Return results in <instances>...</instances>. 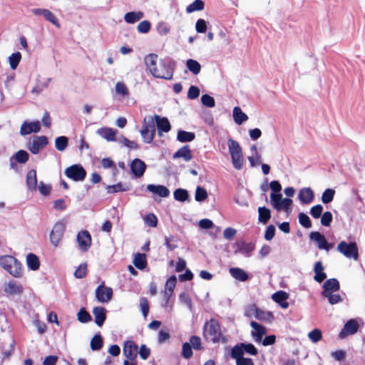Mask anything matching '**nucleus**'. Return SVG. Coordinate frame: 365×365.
Masks as SVG:
<instances>
[{
    "label": "nucleus",
    "mask_w": 365,
    "mask_h": 365,
    "mask_svg": "<svg viewBox=\"0 0 365 365\" xmlns=\"http://www.w3.org/2000/svg\"><path fill=\"white\" fill-rule=\"evenodd\" d=\"M145 63L150 74L158 78L170 80L173 76V68L160 59L157 54L150 53L145 56Z\"/></svg>",
    "instance_id": "obj_1"
},
{
    "label": "nucleus",
    "mask_w": 365,
    "mask_h": 365,
    "mask_svg": "<svg viewBox=\"0 0 365 365\" xmlns=\"http://www.w3.org/2000/svg\"><path fill=\"white\" fill-rule=\"evenodd\" d=\"M203 337L206 340H210L212 343H218L220 341L222 334L220 329L219 322L211 318L209 321L206 322L203 327Z\"/></svg>",
    "instance_id": "obj_2"
},
{
    "label": "nucleus",
    "mask_w": 365,
    "mask_h": 365,
    "mask_svg": "<svg viewBox=\"0 0 365 365\" xmlns=\"http://www.w3.org/2000/svg\"><path fill=\"white\" fill-rule=\"evenodd\" d=\"M227 145L231 156L233 167L236 170H241L243 166L242 150L239 143L232 138L228 139Z\"/></svg>",
    "instance_id": "obj_3"
},
{
    "label": "nucleus",
    "mask_w": 365,
    "mask_h": 365,
    "mask_svg": "<svg viewBox=\"0 0 365 365\" xmlns=\"http://www.w3.org/2000/svg\"><path fill=\"white\" fill-rule=\"evenodd\" d=\"M64 173L68 178L76 182L84 180L87 175L86 170L79 164L68 167Z\"/></svg>",
    "instance_id": "obj_4"
},
{
    "label": "nucleus",
    "mask_w": 365,
    "mask_h": 365,
    "mask_svg": "<svg viewBox=\"0 0 365 365\" xmlns=\"http://www.w3.org/2000/svg\"><path fill=\"white\" fill-rule=\"evenodd\" d=\"M95 295L99 302L107 303L111 300L113 291L111 287H106L105 282L103 281L96 289Z\"/></svg>",
    "instance_id": "obj_5"
},
{
    "label": "nucleus",
    "mask_w": 365,
    "mask_h": 365,
    "mask_svg": "<svg viewBox=\"0 0 365 365\" xmlns=\"http://www.w3.org/2000/svg\"><path fill=\"white\" fill-rule=\"evenodd\" d=\"M155 121L153 120V118L150 117L148 123H145V119L140 130V134L145 143H151L153 142L155 135Z\"/></svg>",
    "instance_id": "obj_6"
},
{
    "label": "nucleus",
    "mask_w": 365,
    "mask_h": 365,
    "mask_svg": "<svg viewBox=\"0 0 365 365\" xmlns=\"http://www.w3.org/2000/svg\"><path fill=\"white\" fill-rule=\"evenodd\" d=\"M337 250L346 257H353L357 259L359 257L358 247L356 242H350L347 244L344 241H341L337 246Z\"/></svg>",
    "instance_id": "obj_7"
},
{
    "label": "nucleus",
    "mask_w": 365,
    "mask_h": 365,
    "mask_svg": "<svg viewBox=\"0 0 365 365\" xmlns=\"http://www.w3.org/2000/svg\"><path fill=\"white\" fill-rule=\"evenodd\" d=\"M65 230L66 225L62 221H58L54 225L50 233V241L53 246L57 247L59 245Z\"/></svg>",
    "instance_id": "obj_8"
},
{
    "label": "nucleus",
    "mask_w": 365,
    "mask_h": 365,
    "mask_svg": "<svg viewBox=\"0 0 365 365\" xmlns=\"http://www.w3.org/2000/svg\"><path fill=\"white\" fill-rule=\"evenodd\" d=\"M123 351L127 359L135 361L138 355V346L133 341H126L124 344Z\"/></svg>",
    "instance_id": "obj_9"
},
{
    "label": "nucleus",
    "mask_w": 365,
    "mask_h": 365,
    "mask_svg": "<svg viewBox=\"0 0 365 365\" xmlns=\"http://www.w3.org/2000/svg\"><path fill=\"white\" fill-rule=\"evenodd\" d=\"M358 329V322L354 319H349L346 322L343 329L339 332V336L341 339H344L349 335H351L356 333Z\"/></svg>",
    "instance_id": "obj_10"
},
{
    "label": "nucleus",
    "mask_w": 365,
    "mask_h": 365,
    "mask_svg": "<svg viewBox=\"0 0 365 365\" xmlns=\"http://www.w3.org/2000/svg\"><path fill=\"white\" fill-rule=\"evenodd\" d=\"M48 143V140L46 136H36L34 138L32 143L29 147V150L33 154L38 153L41 149L45 148Z\"/></svg>",
    "instance_id": "obj_11"
},
{
    "label": "nucleus",
    "mask_w": 365,
    "mask_h": 365,
    "mask_svg": "<svg viewBox=\"0 0 365 365\" xmlns=\"http://www.w3.org/2000/svg\"><path fill=\"white\" fill-rule=\"evenodd\" d=\"M309 237L311 240H314L317 243L318 247L320 250H325L329 251L333 247V245L329 243L327 241L324 235L319 232H311Z\"/></svg>",
    "instance_id": "obj_12"
},
{
    "label": "nucleus",
    "mask_w": 365,
    "mask_h": 365,
    "mask_svg": "<svg viewBox=\"0 0 365 365\" xmlns=\"http://www.w3.org/2000/svg\"><path fill=\"white\" fill-rule=\"evenodd\" d=\"M41 130L39 121L24 122L20 128V134L23 136L31 134V133H38Z\"/></svg>",
    "instance_id": "obj_13"
},
{
    "label": "nucleus",
    "mask_w": 365,
    "mask_h": 365,
    "mask_svg": "<svg viewBox=\"0 0 365 365\" xmlns=\"http://www.w3.org/2000/svg\"><path fill=\"white\" fill-rule=\"evenodd\" d=\"M77 241L81 250L87 251L91 245V237L90 233L85 230L80 232L77 235Z\"/></svg>",
    "instance_id": "obj_14"
},
{
    "label": "nucleus",
    "mask_w": 365,
    "mask_h": 365,
    "mask_svg": "<svg viewBox=\"0 0 365 365\" xmlns=\"http://www.w3.org/2000/svg\"><path fill=\"white\" fill-rule=\"evenodd\" d=\"M146 169V164L140 159L135 158L130 163V170L136 178L143 175Z\"/></svg>",
    "instance_id": "obj_15"
},
{
    "label": "nucleus",
    "mask_w": 365,
    "mask_h": 365,
    "mask_svg": "<svg viewBox=\"0 0 365 365\" xmlns=\"http://www.w3.org/2000/svg\"><path fill=\"white\" fill-rule=\"evenodd\" d=\"M251 311L255 312V317L262 322H271L274 317L272 312H264L258 308L256 304H251Z\"/></svg>",
    "instance_id": "obj_16"
},
{
    "label": "nucleus",
    "mask_w": 365,
    "mask_h": 365,
    "mask_svg": "<svg viewBox=\"0 0 365 365\" xmlns=\"http://www.w3.org/2000/svg\"><path fill=\"white\" fill-rule=\"evenodd\" d=\"M153 118L155 121L159 135H161L162 132L168 133L170 130L171 126L167 118H162L158 115H155Z\"/></svg>",
    "instance_id": "obj_17"
},
{
    "label": "nucleus",
    "mask_w": 365,
    "mask_h": 365,
    "mask_svg": "<svg viewBox=\"0 0 365 365\" xmlns=\"http://www.w3.org/2000/svg\"><path fill=\"white\" fill-rule=\"evenodd\" d=\"M177 279L175 275H172L170 277L165 283V289L164 291V297L165 299V303L168 304L170 297L172 296L174 289L176 286Z\"/></svg>",
    "instance_id": "obj_18"
},
{
    "label": "nucleus",
    "mask_w": 365,
    "mask_h": 365,
    "mask_svg": "<svg viewBox=\"0 0 365 365\" xmlns=\"http://www.w3.org/2000/svg\"><path fill=\"white\" fill-rule=\"evenodd\" d=\"M93 314L94 315L95 323L101 327L106 319V309L102 307H96L93 309Z\"/></svg>",
    "instance_id": "obj_19"
},
{
    "label": "nucleus",
    "mask_w": 365,
    "mask_h": 365,
    "mask_svg": "<svg viewBox=\"0 0 365 365\" xmlns=\"http://www.w3.org/2000/svg\"><path fill=\"white\" fill-rule=\"evenodd\" d=\"M298 197L302 203L309 204L313 201L314 195L310 187H304L299 190Z\"/></svg>",
    "instance_id": "obj_20"
},
{
    "label": "nucleus",
    "mask_w": 365,
    "mask_h": 365,
    "mask_svg": "<svg viewBox=\"0 0 365 365\" xmlns=\"http://www.w3.org/2000/svg\"><path fill=\"white\" fill-rule=\"evenodd\" d=\"M324 267L321 261H318L314 264V279L321 283L327 278V274L324 272Z\"/></svg>",
    "instance_id": "obj_21"
},
{
    "label": "nucleus",
    "mask_w": 365,
    "mask_h": 365,
    "mask_svg": "<svg viewBox=\"0 0 365 365\" xmlns=\"http://www.w3.org/2000/svg\"><path fill=\"white\" fill-rule=\"evenodd\" d=\"M250 326L254 329L252 331V335L255 338L256 341H261L262 336L266 334V328L255 321L250 322Z\"/></svg>",
    "instance_id": "obj_22"
},
{
    "label": "nucleus",
    "mask_w": 365,
    "mask_h": 365,
    "mask_svg": "<svg viewBox=\"0 0 365 365\" xmlns=\"http://www.w3.org/2000/svg\"><path fill=\"white\" fill-rule=\"evenodd\" d=\"M288 294L284 291H278L272 294V299L279 304L283 309L289 307V303L286 301L288 299Z\"/></svg>",
    "instance_id": "obj_23"
},
{
    "label": "nucleus",
    "mask_w": 365,
    "mask_h": 365,
    "mask_svg": "<svg viewBox=\"0 0 365 365\" xmlns=\"http://www.w3.org/2000/svg\"><path fill=\"white\" fill-rule=\"evenodd\" d=\"M323 288L322 294L336 292L340 288L339 282L335 278L329 279L324 283Z\"/></svg>",
    "instance_id": "obj_24"
},
{
    "label": "nucleus",
    "mask_w": 365,
    "mask_h": 365,
    "mask_svg": "<svg viewBox=\"0 0 365 365\" xmlns=\"http://www.w3.org/2000/svg\"><path fill=\"white\" fill-rule=\"evenodd\" d=\"M173 158L174 159L182 158L185 161H190L192 158L190 146L188 145H184L182 148H180L179 150H178L177 152H175L173 154Z\"/></svg>",
    "instance_id": "obj_25"
},
{
    "label": "nucleus",
    "mask_w": 365,
    "mask_h": 365,
    "mask_svg": "<svg viewBox=\"0 0 365 365\" xmlns=\"http://www.w3.org/2000/svg\"><path fill=\"white\" fill-rule=\"evenodd\" d=\"M4 292L7 295L19 294L22 292V287L16 282L11 281L4 285Z\"/></svg>",
    "instance_id": "obj_26"
},
{
    "label": "nucleus",
    "mask_w": 365,
    "mask_h": 365,
    "mask_svg": "<svg viewBox=\"0 0 365 365\" xmlns=\"http://www.w3.org/2000/svg\"><path fill=\"white\" fill-rule=\"evenodd\" d=\"M147 189L150 192L155 193L162 197H168L170 195V190L164 185H155L150 184L147 186Z\"/></svg>",
    "instance_id": "obj_27"
},
{
    "label": "nucleus",
    "mask_w": 365,
    "mask_h": 365,
    "mask_svg": "<svg viewBox=\"0 0 365 365\" xmlns=\"http://www.w3.org/2000/svg\"><path fill=\"white\" fill-rule=\"evenodd\" d=\"M116 130L110 128H102L97 130V133L108 141L115 140Z\"/></svg>",
    "instance_id": "obj_28"
},
{
    "label": "nucleus",
    "mask_w": 365,
    "mask_h": 365,
    "mask_svg": "<svg viewBox=\"0 0 365 365\" xmlns=\"http://www.w3.org/2000/svg\"><path fill=\"white\" fill-rule=\"evenodd\" d=\"M26 185L30 190H36L37 189V176L36 171L34 169L30 170L26 175Z\"/></svg>",
    "instance_id": "obj_29"
},
{
    "label": "nucleus",
    "mask_w": 365,
    "mask_h": 365,
    "mask_svg": "<svg viewBox=\"0 0 365 365\" xmlns=\"http://www.w3.org/2000/svg\"><path fill=\"white\" fill-rule=\"evenodd\" d=\"M13 158H14L17 163L24 164V163H26L29 160V155L26 150H20L17 151L15 155L13 156L12 158H11V159H10V161H11L10 165L11 168L14 167V163L12 162Z\"/></svg>",
    "instance_id": "obj_30"
},
{
    "label": "nucleus",
    "mask_w": 365,
    "mask_h": 365,
    "mask_svg": "<svg viewBox=\"0 0 365 365\" xmlns=\"http://www.w3.org/2000/svg\"><path fill=\"white\" fill-rule=\"evenodd\" d=\"M238 250L235 252H240L245 255H249L255 249V244L253 242L247 243L245 241L237 242Z\"/></svg>",
    "instance_id": "obj_31"
},
{
    "label": "nucleus",
    "mask_w": 365,
    "mask_h": 365,
    "mask_svg": "<svg viewBox=\"0 0 365 365\" xmlns=\"http://www.w3.org/2000/svg\"><path fill=\"white\" fill-rule=\"evenodd\" d=\"M26 263L28 267L31 270H37L40 266V262L38 256L33 253H29L26 257Z\"/></svg>",
    "instance_id": "obj_32"
},
{
    "label": "nucleus",
    "mask_w": 365,
    "mask_h": 365,
    "mask_svg": "<svg viewBox=\"0 0 365 365\" xmlns=\"http://www.w3.org/2000/svg\"><path fill=\"white\" fill-rule=\"evenodd\" d=\"M230 272L235 279L241 282H245L249 279L247 273L242 269L238 267L231 268Z\"/></svg>",
    "instance_id": "obj_33"
},
{
    "label": "nucleus",
    "mask_w": 365,
    "mask_h": 365,
    "mask_svg": "<svg viewBox=\"0 0 365 365\" xmlns=\"http://www.w3.org/2000/svg\"><path fill=\"white\" fill-rule=\"evenodd\" d=\"M233 118L237 125H241L248 119V116L242 112L240 107L236 106L233 109Z\"/></svg>",
    "instance_id": "obj_34"
},
{
    "label": "nucleus",
    "mask_w": 365,
    "mask_h": 365,
    "mask_svg": "<svg viewBox=\"0 0 365 365\" xmlns=\"http://www.w3.org/2000/svg\"><path fill=\"white\" fill-rule=\"evenodd\" d=\"M14 263L11 264L6 271L14 277H19L21 275V264L15 258Z\"/></svg>",
    "instance_id": "obj_35"
},
{
    "label": "nucleus",
    "mask_w": 365,
    "mask_h": 365,
    "mask_svg": "<svg viewBox=\"0 0 365 365\" xmlns=\"http://www.w3.org/2000/svg\"><path fill=\"white\" fill-rule=\"evenodd\" d=\"M144 14L142 11H131L125 14L124 19L128 24H134L143 17Z\"/></svg>",
    "instance_id": "obj_36"
},
{
    "label": "nucleus",
    "mask_w": 365,
    "mask_h": 365,
    "mask_svg": "<svg viewBox=\"0 0 365 365\" xmlns=\"http://www.w3.org/2000/svg\"><path fill=\"white\" fill-rule=\"evenodd\" d=\"M195 138L194 133L185 130H179L177 135V140L181 143L191 142Z\"/></svg>",
    "instance_id": "obj_37"
},
{
    "label": "nucleus",
    "mask_w": 365,
    "mask_h": 365,
    "mask_svg": "<svg viewBox=\"0 0 365 365\" xmlns=\"http://www.w3.org/2000/svg\"><path fill=\"white\" fill-rule=\"evenodd\" d=\"M258 220L264 224H266L271 218L270 210L266 207H259L258 208Z\"/></svg>",
    "instance_id": "obj_38"
},
{
    "label": "nucleus",
    "mask_w": 365,
    "mask_h": 365,
    "mask_svg": "<svg viewBox=\"0 0 365 365\" xmlns=\"http://www.w3.org/2000/svg\"><path fill=\"white\" fill-rule=\"evenodd\" d=\"M103 344L102 336L100 334H95L91 340L90 346L93 351L100 350Z\"/></svg>",
    "instance_id": "obj_39"
},
{
    "label": "nucleus",
    "mask_w": 365,
    "mask_h": 365,
    "mask_svg": "<svg viewBox=\"0 0 365 365\" xmlns=\"http://www.w3.org/2000/svg\"><path fill=\"white\" fill-rule=\"evenodd\" d=\"M133 264L139 269H144L147 264L145 255L137 253L135 256Z\"/></svg>",
    "instance_id": "obj_40"
},
{
    "label": "nucleus",
    "mask_w": 365,
    "mask_h": 365,
    "mask_svg": "<svg viewBox=\"0 0 365 365\" xmlns=\"http://www.w3.org/2000/svg\"><path fill=\"white\" fill-rule=\"evenodd\" d=\"M188 70L194 75H197L201 70V66L198 61L193 59H188L186 62Z\"/></svg>",
    "instance_id": "obj_41"
},
{
    "label": "nucleus",
    "mask_w": 365,
    "mask_h": 365,
    "mask_svg": "<svg viewBox=\"0 0 365 365\" xmlns=\"http://www.w3.org/2000/svg\"><path fill=\"white\" fill-rule=\"evenodd\" d=\"M88 272V264L86 262L81 264L74 272V277L77 279L84 278Z\"/></svg>",
    "instance_id": "obj_42"
},
{
    "label": "nucleus",
    "mask_w": 365,
    "mask_h": 365,
    "mask_svg": "<svg viewBox=\"0 0 365 365\" xmlns=\"http://www.w3.org/2000/svg\"><path fill=\"white\" fill-rule=\"evenodd\" d=\"M68 144V139L66 136H60L55 140V146L58 151H63Z\"/></svg>",
    "instance_id": "obj_43"
},
{
    "label": "nucleus",
    "mask_w": 365,
    "mask_h": 365,
    "mask_svg": "<svg viewBox=\"0 0 365 365\" xmlns=\"http://www.w3.org/2000/svg\"><path fill=\"white\" fill-rule=\"evenodd\" d=\"M173 195L175 200L180 202H185L189 197L188 192L186 190L182 188L176 189L174 191Z\"/></svg>",
    "instance_id": "obj_44"
},
{
    "label": "nucleus",
    "mask_w": 365,
    "mask_h": 365,
    "mask_svg": "<svg viewBox=\"0 0 365 365\" xmlns=\"http://www.w3.org/2000/svg\"><path fill=\"white\" fill-rule=\"evenodd\" d=\"M205 7V4L202 0H195L186 9L187 12L192 13L196 11H202Z\"/></svg>",
    "instance_id": "obj_45"
},
{
    "label": "nucleus",
    "mask_w": 365,
    "mask_h": 365,
    "mask_svg": "<svg viewBox=\"0 0 365 365\" xmlns=\"http://www.w3.org/2000/svg\"><path fill=\"white\" fill-rule=\"evenodd\" d=\"M271 202L273 207L277 210H281L280 202L282 201V195L279 193H271L270 195Z\"/></svg>",
    "instance_id": "obj_46"
},
{
    "label": "nucleus",
    "mask_w": 365,
    "mask_h": 365,
    "mask_svg": "<svg viewBox=\"0 0 365 365\" xmlns=\"http://www.w3.org/2000/svg\"><path fill=\"white\" fill-rule=\"evenodd\" d=\"M21 58V54L20 52L14 53L9 57V65L11 69L14 70L17 68Z\"/></svg>",
    "instance_id": "obj_47"
},
{
    "label": "nucleus",
    "mask_w": 365,
    "mask_h": 365,
    "mask_svg": "<svg viewBox=\"0 0 365 365\" xmlns=\"http://www.w3.org/2000/svg\"><path fill=\"white\" fill-rule=\"evenodd\" d=\"M244 348L240 344L235 345L231 350V356L237 361V359H241L244 355Z\"/></svg>",
    "instance_id": "obj_48"
},
{
    "label": "nucleus",
    "mask_w": 365,
    "mask_h": 365,
    "mask_svg": "<svg viewBox=\"0 0 365 365\" xmlns=\"http://www.w3.org/2000/svg\"><path fill=\"white\" fill-rule=\"evenodd\" d=\"M77 319L81 323H87L92 319L91 314L86 311L85 308L80 309L77 314Z\"/></svg>",
    "instance_id": "obj_49"
},
{
    "label": "nucleus",
    "mask_w": 365,
    "mask_h": 365,
    "mask_svg": "<svg viewBox=\"0 0 365 365\" xmlns=\"http://www.w3.org/2000/svg\"><path fill=\"white\" fill-rule=\"evenodd\" d=\"M128 187H124L123 185V184L121 182H118L115 185H108L106 187V190H107V192L108 193H115V192H125V191H127L128 190Z\"/></svg>",
    "instance_id": "obj_50"
},
{
    "label": "nucleus",
    "mask_w": 365,
    "mask_h": 365,
    "mask_svg": "<svg viewBox=\"0 0 365 365\" xmlns=\"http://www.w3.org/2000/svg\"><path fill=\"white\" fill-rule=\"evenodd\" d=\"M335 194V191L332 189L328 188L326 189L322 195V201L324 204H328L331 202Z\"/></svg>",
    "instance_id": "obj_51"
},
{
    "label": "nucleus",
    "mask_w": 365,
    "mask_h": 365,
    "mask_svg": "<svg viewBox=\"0 0 365 365\" xmlns=\"http://www.w3.org/2000/svg\"><path fill=\"white\" fill-rule=\"evenodd\" d=\"M207 190L202 187L197 186L195 190V199L197 202H202L207 198Z\"/></svg>",
    "instance_id": "obj_52"
},
{
    "label": "nucleus",
    "mask_w": 365,
    "mask_h": 365,
    "mask_svg": "<svg viewBox=\"0 0 365 365\" xmlns=\"http://www.w3.org/2000/svg\"><path fill=\"white\" fill-rule=\"evenodd\" d=\"M15 257L11 255L1 256L0 257V265L2 268L6 270L9 267H11V264L14 263L13 261Z\"/></svg>",
    "instance_id": "obj_53"
},
{
    "label": "nucleus",
    "mask_w": 365,
    "mask_h": 365,
    "mask_svg": "<svg viewBox=\"0 0 365 365\" xmlns=\"http://www.w3.org/2000/svg\"><path fill=\"white\" fill-rule=\"evenodd\" d=\"M43 17L46 21L51 22L57 28H60V24L58 19L50 10L46 9Z\"/></svg>",
    "instance_id": "obj_54"
},
{
    "label": "nucleus",
    "mask_w": 365,
    "mask_h": 365,
    "mask_svg": "<svg viewBox=\"0 0 365 365\" xmlns=\"http://www.w3.org/2000/svg\"><path fill=\"white\" fill-rule=\"evenodd\" d=\"M101 165L104 168H113L114 175H116L118 172L115 163L109 158H103Z\"/></svg>",
    "instance_id": "obj_55"
},
{
    "label": "nucleus",
    "mask_w": 365,
    "mask_h": 365,
    "mask_svg": "<svg viewBox=\"0 0 365 365\" xmlns=\"http://www.w3.org/2000/svg\"><path fill=\"white\" fill-rule=\"evenodd\" d=\"M299 222L300 225L305 228H310L312 225L309 217L304 212H300L299 214Z\"/></svg>",
    "instance_id": "obj_56"
},
{
    "label": "nucleus",
    "mask_w": 365,
    "mask_h": 365,
    "mask_svg": "<svg viewBox=\"0 0 365 365\" xmlns=\"http://www.w3.org/2000/svg\"><path fill=\"white\" fill-rule=\"evenodd\" d=\"M322 295L328 299L331 304H335L341 301V297L338 294H333V292L324 293Z\"/></svg>",
    "instance_id": "obj_57"
},
{
    "label": "nucleus",
    "mask_w": 365,
    "mask_h": 365,
    "mask_svg": "<svg viewBox=\"0 0 365 365\" xmlns=\"http://www.w3.org/2000/svg\"><path fill=\"white\" fill-rule=\"evenodd\" d=\"M151 24L148 20H144L140 22L137 26L138 31L141 34H146L149 32Z\"/></svg>",
    "instance_id": "obj_58"
},
{
    "label": "nucleus",
    "mask_w": 365,
    "mask_h": 365,
    "mask_svg": "<svg viewBox=\"0 0 365 365\" xmlns=\"http://www.w3.org/2000/svg\"><path fill=\"white\" fill-rule=\"evenodd\" d=\"M182 356L186 359H188L192 357V346L190 345V343L185 342L182 344Z\"/></svg>",
    "instance_id": "obj_59"
},
{
    "label": "nucleus",
    "mask_w": 365,
    "mask_h": 365,
    "mask_svg": "<svg viewBox=\"0 0 365 365\" xmlns=\"http://www.w3.org/2000/svg\"><path fill=\"white\" fill-rule=\"evenodd\" d=\"M145 224L150 227H155L158 225V218L153 213H149L144 218Z\"/></svg>",
    "instance_id": "obj_60"
},
{
    "label": "nucleus",
    "mask_w": 365,
    "mask_h": 365,
    "mask_svg": "<svg viewBox=\"0 0 365 365\" xmlns=\"http://www.w3.org/2000/svg\"><path fill=\"white\" fill-rule=\"evenodd\" d=\"M190 344L195 350H202L204 349L202 346L201 339L197 336H192L190 338Z\"/></svg>",
    "instance_id": "obj_61"
},
{
    "label": "nucleus",
    "mask_w": 365,
    "mask_h": 365,
    "mask_svg": "<svg viewBox=\"0 0 365 365\" xmlns=\"http://www.w3.org/2000/svg\"><path fill=\"white\" fill-rule=\"evenodd\" d=\"M308 336L312 342L317 343L322 338V331L318 329H314L309 333Z\"/></svg>",
    "instance_id": "obj_62"
},
{
    "label": "nucleus",
    "mask_w": 365,
    "mask_h": 365,
    "mask_svg": "<svg viewBox=\"0 0 365 365\" xmlns=\"http://www.w3.org/2000/svg\"><path fill=\"white\" fill-rule=\"evenodd\" d=\"M333 220L331 212L327 211L322 215L321 224L324 226L329 227Z\"/></svg>",
    "instance_id": "obj_63"
},
{
    "label": "nucleus",
    "mask_w": 365,
    "mask_h": 365,
    "mask_svg": "<svg viewBox=\"0 0 365 365\" xmlns=\"http://www.w3.org/2000/svg\"><path fill=\"white\" fill-rule=\"evenodd\" d=\"M201 101L204 106L208 108H213L215 105V99L208 94L202 95L201 97Z\"/></svg>",
    "instance_id": "obj_64"
}]
</instances>
